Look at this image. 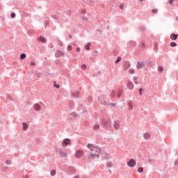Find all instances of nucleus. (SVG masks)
Here are the masks:
<instances>
[{
	"label": "nucleus",
	"mask_w": 178,
	"mask_h": 178,
	"mask_svg": "<svg viewBox=\"0 0 178 178\" xmlns=\"http://www.w3.org/2000/svg\"><path fill=\"white\" fill-rule=\"evenodd\" d=\"M92 55L94 58L98 56V51L97 50L92 51Z\"/></svg>",
	"instance_id": "17"
},
{
	"label": "nucleus",
	"mask_w": 178,
	"mask_h": 178,
	"mask_svg": "<svg viewBox=\"0 0 178 178\" xmlns=\"http://www.w3.org/2000/svg\"><path fill=\"white\" fill-rule=\"evenodd\" d=\"M138 92H139L140 95H143V88H140L138 90Z\"/></svg>",
	"instance_id": "38"
},
{
	"label": "nucleus",
	"mask_w": 178,
	"mask_h": 178,
	"mask_svg": "<svg viewBox=\"0 0 178 178\" xmlns=\"http://www.w3.org/2000/svg\"><path fill=\"white\" fill-rule=\"evenodd\" d=\"M143 170H144V168H143V167H139L138 169V172L139 173H143Z\"/></svg>",
	"instance_id": "22"
},
{
	"label": "nucleus",
	"mask_w": 178,
	"mask_h": 178,
	"mask_svg": "<svg viewBox=\"0 0 178 178\" xmlns=\"http://www.w3.org/2000/svg\"><path fill=\"white\" fill-rule=\"evenodd\" d=\"M71 116H73V118H76L77 116V113L76 112H72L70 113Z\"/></svg>",
	"instance_id": "29"
},
{
	"label": "nucleus",
	"mask_w": 178,
	"mask_h": 178,
	"mask_svg": "<svg viewBox=\"0 0 178 178\" xmlns=\"http://www.w3.org/2000/svg\"><path fill=\"white\" fill-rule=\"evenodd\" d=\"M75 178H80V177H79V176H76Z\"/></svg>",
	"instance_id": "59"
},
{
	"label": "nucleus",
	"mask_w": 178,
	"mask_h": 178,
	"mask_svg": "<svg viewBox=\"0 0 178 178\" xmlns=\"http://www.w3.org/2000/svg\"><path fill=\"white\" fill-rule=\"evenodd\" d=\"M22 126H23L24 130H27V129L29 128V125H27V124H26V122H23Z\"/></svg>",
	"instance_id": "18"
},
{
	"label": "nucleus",
	"mask_w": 178,
	"mask_h": 178,
	"mask_svg": "<svg viewBox=\"0 0 178 178\" xmlns=\"http://www.w3.org/2000/svg\"><path fill=\"white\" fill-rule=\"evenodd\" d=\"M131 65H130V62L129 61H124L123 63V69L124 70H127V69H129Z\"/></svg>",
	"instance_id": "7"
},
{
	"label": "nucleus",
	"mask_w": 178,
	"mask_h": 178,
	"mask_svg": "<svg viewBox=\"0 0 178 178\" xmlns=\"http://www.w3.org/2000/svg\"><path fill=\"white\" fill-rule=\"evenodd\" d=\"M86 68H87V66H86V65L83 64V65H81V69H82L83 70H86Z\"/></svg>",
	"instance_id": "33"
},
{
	"label": "nucleus",
	"mask_w": 178,
	"mask_h": 178,
	"mask_svg": "<svg viewBox=\"0 0 178 178\" xmlns=\"http://www.w3.org/2000/svg\"><path fill=\"white\" fill-rule=\"evenodd\" d=\"M54 87H56V88H59L60 87V86L56 84L55 81L54 82Z\"/></svg>",
	"instance_id": "30"
},
{
	"label": "nucleus",
	"mask_w": 178,
	"mask_h": 178,
	"mask_svg": "<svg viewBox=\"0 0 178 178\" xmlns=\"http://www.w3.org/2000/svg\"><path fill=\"white\" fill-rule=\"evenodd\" d=\"M147 66H152V62L148 61V62L147 63Z\"/></svg>",
	"instance_id": "37"
},
{
	"label": "nucleus",
	"mask_w": 178,
	"mask_h": 178,
	"mask_svg": "<svg viewBox=\"0 0 178 178\" xmlns=\"http://www.w3.org/2000/svg\"><path fill=\"white\" fill-rule=\"evenodd\" d=\"M120 9H123V8H124V4H120Z\"/></svg>",
	"instance_id": "43"
},
{
	"label": "nucleus",
	"mask_w": 178,
	"mask_h": 178,
	"mask_svg": "<svg viewBox=\"0 0 178 178\" xmlns=\"http://www.w3.org/2000/svg\"><path fill=\"white\" fill-rule=\"evenodd\" d=\"M81 49L80 47L76 48V52H80Z\"/></svg>",
	"instance_id": "48"
},
{
	"label": "nucleus",
	"mask_w": 178,
	"mask_h": 178,
	"mask_svg": "<svg viewBox=\"0 0 178 178\" xmlns=\"http://www.w3.org/2000/svg\"><path fill=\"white\" fill-rule=\"evenodd\" d=\"M107 166H108V168H111V163H108Z\"/></svg>",
	"instance_id": "55"
},
{
	"label": "nucleus",
	"mask_w": 178,
	"mask_h": 178,
	"mask_svg": "<svg viewBox=\"0 0 178 178\" xmlns=\"http://www.w3.org/2000/svg\"><path fill=\"white\" fill-rule=\"evenodd\" d=\"M37 143H40V140H38Z\"/></svg>",
	"instance_id": "60"
},
{
	"label": "nucleus",
	"mask_w": 178,
	"mask_h": 178,
	"mask_svg": "<svg viewBox=\"0 0 178 178\" xmlns=\"http://www.w3.org/2000/svg\"><path fill=\"white\" fill-rule=\"evenodd\" d=\"M175 0H170L169 1V4L170 5H172V3H173V1H174Z\"/></svg>",
	"instance_id": "44"
},
{
	"label": "nucleus",
	"mask_w": 178,
	"mask_h": 178,
	"mask_svg": "<svg viewBox=\"0 0 178 178\" xmlns=\"http://www.w3.org/2000/svg\"><path fill=\"white\" fill-rule=\"evenodd\" d=\"M62 144H63V147H67V145H70V139L69 138L64 139Z\"/></svg>",
	"instance_id": "8"
},
{
	"label": "nucleus",
	"mask_w": 178,
	"mask_h": 178,
	"mask_svg": "<svg viewBox=\"0 0 178 178\" xmlns=\"http://www.w3.org/2000/svg\"><path fill=\"white\" fill-rule=\"evenodd\" d=\"M85 48H86V49H87V50H88V49H90V44H87V45H86L85 46Z\"/></svg>",
	"instance_id": "41"
},
{
	"label": "nucleus",
	"mask_w": 178,
	"mask_h": 178,
	"mask_svg": "<svg viewBox=\"0 0 178 178\" xmlns=\"http://www.w3.org/2000/svg\"><path fill=\"white\" fill-rule=\"evenodd\" d=\"M23 178H29V176L25 175Z\"/></svg>",
	"instance_id": "56"
},
{
	"label": "nucleus",
	"mask_w": 178,
	"mask_h": 178,
	"mask_svg": "<svg viewBox=\"0 0 178 178\" xmlns=\"http://www.w3.org/2000/svg\"><path fill=\"white\" fill-rule=\"evenodd\" d=\"M67 15L68 16H70V11H67Z\"/></svg>",
	"instance_id": "51"
},
{
	"label": "nucleus",
	"mask_w": 178,
	"mask_h": 178,
	"mask_svg": "<svg viewBox=\"0 0 178 178\" xmlns=\"http://www.w3.org/2000/svg\"><path fill=\"white\" fill-rule=\"evenodd\" d=\"M136 165V160L131 159L129 160V161L127 162V165L129 167V168H134Z\"/></svg>",
	"instance_id": "5"
},
{
	"label": "nucleus",
	"mask_w": 178,
	"mask_h": 178,
	"mask_svg": "<svg viewBox=\"0 0 178 178\" xmlns=\"http://www.w3.org/2000/svg\"><path fill=\"white\" fill-rule=\"evenodd\" d=\"M152 13H158V10H156V9H153V10H152Z\"/></svg>",
	"instance_id": "39"
},
{
	"label": "nucleus",
	"mask_w": 178,
	"mask_h": 178,
	"mask_svg": "<svg viewBox=\"0 0 178 178\" xmlns=\"http://www.w3.org/2000/svg\"><path fill=\"white\" fill-rule=\"evenodd\" d=\"M88 101H89V102L91 101V97L89 96V97H88Z\"/></svg>",
	"instance_id": "52"
},
{
	"label": "nucleus",
	"mask_w": 178,
	"mask_h": 178,
	"mask_svg": "<svg viewBox=\"0 0 178 178\" xmlns=\"http://www.w3.org/2000/svg\"><path fill=\"white\" fill-rule=\"evenodd\" d=\"M134 83H135V84H138V83L137 81H136V79H134Z\"/></svg>",
	"instance_id": "54"
},
{
	"label": "nucleus",
	"mask_w": 178,
	"mask_h": 178,
	"mask_svg": "<svg viewBox=\"0 0 178 178\" xmlns=\"http://www.w3.org/2000/svg\"><path fill=\"white\" fill-rule=\"evenodd\" d=\"M65 53L60 50H57L55 53L56 58H60V56H63Z\"/></svg>",
	"instance_id": "6"
},
{
	"label": "nucleus",
	"mask_w": 178,
	"mask_h": 178,
	"mask_svg": "<svg viewBox=\"0 0 178 178\" xmlns=\"http://www.w3.org/2000/svg\"><path fill=\"white\" fill-rule=\"evenodd\" d=\"M122 60V57L119 56L117 58L116 60L115 61V63H119Z\"/></svg>",
	"instance_id": "20"
},
{
	"label": "nucleus",
	"mask_w": 178,
	"mask_h": 178,
	"mask_svg": "<svg viewBox=\"0 0 178 178\" xmlns=\"http://www.w3.org/2000/svg\"><path fill=\"white\" fill-rule=\"evenodd\" d=\"M143 137L145 140H149V138H151V134H149V133H145Z\"/></svg>",
	"instance_id": "11"
},
{
	"label": "nucleus",
	"mask_w": 178,
	"mask_h": 178,
	"mask_svg": "<svg viewBox=\"0 0 178 178\" xmlns=\"http://www.w3.org/2000/svg\"><path fill=\"white\" fill-rule=\"evenodd\" d=\"M84 155V152L81 149H78L75 152V157L76 158H81Z\"/></svg>",
	"instance_id": "4"
},
{
	"label": "nucleus",
	"mask_w": 178,
	"mask_h": 178,
	"mask_svg": "<svg viewBox=\"0 0 178 178\" xmlns=\"http://www.w3.org/2000/svg\"><path fill=\"white\" fill-rule=\"evenodd\" d=\"M113 127L115 129V130H118V129L120 127V125L119 124V122H115L113 124Z\"/></svg>",
	"instance_id": "16"
},
{
	"label": "nucleus",
	"mask_w": 178,
	"mask_h": 178,
	"mask_svg": "<svg viewBox=\"0 0 178 178\" xmlns=\"http://www.w3.org/2000/svg\"><path fill=\"white\" fill-rule=\"evenodd\" d=\"M67 51H72V46L68 45L67 47Z\"/></svg>",
	"instance_id": "40"
},
{
	"label": "nucleus",
	"mask_w": 178,
	"mask_h": 178,
	"mask_svg": "<svg viewBox=\"0 0 178 178\" xmlns=\"http://www.w3.org/2000/svg\"><path fill=\"white\" fill-rule=\"evenodd\" d=\"M42 74H38V77H42Z\"/></svg>",
	"instance_id": "53"
},
{
	"label": "nucleus",
	"mask_w": 178,
	"mask_h": 178,
	"mask_svg": "<svg viewBox=\"0 0 178 178\" xmlns=\"http://www.w3.org/2000/svg\"><path fill=\"white\" fill-rule=\"evenodd\" d=\"M129 111H130V109H133V106H131V104H129Z\"/></svg>",
	"instance_id": "49"
},
{
	"label": "nucleus",
	"mask_w": 178,
	"mask_h": 178,
	"mask_svg": "<svg viewBox=\"0 0 178 178\" xmlns=\"http://www.w3.org/2000/svg\"><path fill=\"white\" fill-rule=\"evenodd\" d=\"M10 17H11L12 19H15V17H16V14H15V13H12L10 14Z\"/></svg>",
	"instance_id": "27"
},
{
	"label": "nucleus",
	"mask_w": 178,
	"mask_h": 178,
	"mask_svg": "<svg viewBox=\"0 0 178 178\" xmlns=\"http://www.w3.org/2000/svg\"><path fill=\"white\" fill-rule=\"evenodd\" d=\"M170 47H177V44H176V42H170Z\"/></svg>",
	"instance_id": "28"
},
{
	"label": "nucleus",
	"mask_w": 178,
	"mask_h": 178,
	"mask_svg": "<svg viewBox=\"0 0 178 178\" xmlns=\"http://www.w3.org/2000/svg\"><path fill=\"white\" fill-rule=\"evenodd\" d=\"M93 130H99V124H96L95 125L93 126Z\"/></svg>",
	"instance_id": "19"
},
{
	"label": "nucleus",
	"mask_w": 178,
	"mask_h": 178,
	"mask_svg": "<svg viewBox=\"0 0 178 178\" xmlns=\"http://www.w3.org/2000/svg\"><path fill=\"white\" fill-rule=\"evenodd\" d=\"M72 97L77 98V97H79L80 95V92H79L77 91H74L72 92Z\"/></svg>",
	"instance_id": "13"
},
{
	"label": "nucleus",
	"mask_w": 178,
	"mask_h": 178,
	"mask_svg": "<svg viewBox=\"0 0 178 178\" xmlns=\"http://www.w3.org/2000/svg\"><path fill=\"white\" fill-rule=\"evenodd\" d=\"M102 123L105 127H109L111 126V120L109 118H104L102 120Z\"/></svg>",
	"instance_id": "2"
},
{
	"label": "nucleus",
	"mask_w": 178,
	"mask_h": 178,
	"mask_svg": "<svg viewBox=\"0 0 178 178\" xmlns=\"http://www.w3.org/2000/svg\"><path fill=\"white\" fill-rule=\"evenodd\" d=\"M175 19H176V20L177 21V20H178V17H176V18H175Z\"/></svg>",
	"instance_id": "58"
},
{
	"label": "nucleus",
	"mask_w": 178,
	"mask_h": 178,
	"mask_svg": "<svg viewBox=\"0 0 178 178\" xmlns=\"http://www.w3.org/2000/svg\"><path fill=\"white\" fill-rule=\"evenodd\" d=\"M31 65L32 66H35V63L31 62Z\"/></svg>",
	"instance_id": "46"
},
{
	"label": "nucleus",
	"mask_w": 178,
	"mask_h": 178,
	"mask_svg": "<svg viewBox=\"0 0 178 178\" xmlns=\"http://www.w3.org/2000/svg\"><path fill=\"white\" fill-rule=\"evenodd\" d=\"M6 165H11L12 161H11L10 160H7V161H6Z\"/></svg>",
	"instance_id": "35"
},
{
	"label": "nucleus",
	"mask_w": 178,
	"mask_h": 178,
	"mask_svg": "<svg viewBox=\"0 0 178 178\" xmlns=\"http://www.w3.org/2000/svg\"><path fill=\"white\" fill-rule=\"evenodd\" d=\"M90 151V155L92 159H98V158H99V155H101V152H102L101 148L98 146L92 147Z\"/></svg>",
	"instance_id": "1"
},
{
	"label": "nucleus",
	"mask_w": 178,
	"mask_h": 178,
	"mask_svg": "<svg viewBox=\"0 0 178 178\" xmlns=\"http://www.w3.org/2000/svg\"><path fill=\"white\" fill-rule=\"evenodd\" d=\"M20 59H26V54L22 53L20 56Z\"/></svg>",
	"instance_id": "23"
},
{
	"label": "nucleus",
	"mask_w": 178,
	"mask_h": 178,
	"mask_svg": "<svg viewBox=\"0 0 178 178\" xmlns=\"http://www.w3.org/2000/svg\"><path fill=\"white\" fill-rule=\"evenodd\" d=\"M177 37H178V35L177 34H175V33H172L171 35H170V38L171 40H177Z\"/></svg>",
	"instance_id": "14"
},
{
	"label": "nucleus",
	"mask_w": 178,
	"mask_h": 178,
	"mask_svg": "<svg viewBox=\"0 0 178 178\" xmlns=\"http://www.w3.org/2000/svg\"><path fill=\"white\" fill-rule=\"evenodd\" d=\"M117 95H118V98H120L123 94V92H122V90H118L116 91Z\"/></svg>",
	"instance_id": "15"
},
{
	"label": "nucleus",
	"mask_w": 178,
	"mask_h": 178,
	"mask_svg": "<svg viewBox=\"0 0 178 178\" xmlns=\"http://www.w3.org/2000/svg\"><path fill=\"white\" fill-rule=\"evenodd\" d=\"M83 22H87V17H83Z\"/></svg>",
	"instance_id": "45"
},
{
	"label": "nucleus",
	"mask_w": 178,
	"mask_h": 178,
	"mask_svg": "<svg viewBox=\"0 0 178 178\" xmlns=\"http://www.w3.org/2000/svg\"><path fill=\"white\" fill-rule=\"evenodd\" d=\"M33 108H34L35 111H37V112H40V111H41V106L38 104H35L33 106Z\"/></svg>",
	"instance_id": "9"
},
{
	"label": "nucleus",
	"mask_w": 178,
	"mask_h": 178,
	"mask_svg": "<svg viewBox=\"0 0 178 178\" xmlns=\"http://www.w3.org/2000/svg\"><path fill=\"white\" fill-rule=\"evenodd\" d=\"M50 174L51 176H55V175H56V170H51Z\"/></svg>",
	"instance_id": "24"
},
{
	"label": "nucleus",
	"mask_w": 178,
	"mask_h": 178,
	"mask_svg": "<svg viewBox=\"0 0 178 178\" xmlns=\"http://www.w3.org/2000/svg\"><path fill=\"white\" fill-rule=\"evenodd\" d=\"M90 60H91V62H94L95 60V58L94 57H90L89 58Z\"/></svg>",
	"instance_id": "42"
},
{
	"label": "nucleus",
	"mask_w": 178,
	"mask_h": 178,
	"mask_svg": "<svg viewBox=\"0 0 178 178\" xmlns=\"http://www.w3.org/2000/svg\"><path fill=\"white\" fill-rule=\"evenodd\" d=\"M108 106H111V108H116V103L108 104Z\"/></svg>",
	"instance_id": "21"
},
{
	"label": "nucleus",
	"mask_w": 178,
	"mask_h": 178,
	"mask_svg": "<svg viewBox=\"0 0 178 178\" xmlns=\"http://www.w3.org/2000/svg\"><path fill=\"white\" fill-rule=\"evenodd\" d=\"M117 94L116 91L113 90L111 92V97H112V98H113V97H115V95Z\"/></svg>",
	"instance_id": "26"
},
{
	"label": "nucleus",
	"mask_w": 178,
	"mask_h": 178,
	"mask_svg": "<svg viewBox=\"0 0 178 178\" xmlns=\"http://www.w3.org/2000/svg\"><path fill=\"white\" fill-rule=\"evenodd\" d=\"M175 165H178V161H177V160L175 161Z\"/></svg>",
	"instance_id": "50"
},
{
	"label": "nucleus",
	"mask_w": 178,
	"mask_h": 178,
	"mask_svg": "<svg viewBox=\"0 0 178 178\" xmlns=\"http://www.w3.org/2000/svg\"><path fill=\"white\" fill-rule=\"evenodd\" d=\"M127 87L129 90H133L134 88V84H133L132 82H129L127 83Z\"/></svg>",
	"instance_id": "12"
},
{
	"label": "nucleus",
	"mask_w": 178,
	"mask_h": 178,
	"mask_svg": "<svg viewBox=\"0 0 178 178\" xmlns=\"http://www.w3.org/2000/svg\"><path fill=\"white\" fill-rule=\"evenodd\" d=\"M140 47L142 48V49H144V48L145 47V44L144 43H141L140 44Z\"/></svg>",
	"instance_id": "31"
},
{
	"label": "nucleus",
	"mask_w": 178,
	"mask_h": 178,
	"mask_svg": "<svg viewBox=\"0 0 178 178\" xmlns=\"http://www.w3.org/2000/svg\"><path fill=\"white\" fill-rule=\"evenodd\" d=\"M158 71H159V72H163V67H161V66L159 67H158Z\"/></svg>",
	"instance_id": "32"
},
{
	"label": "nucleus",
	"mask_w": 178,
	"mask_h": 178,
	"mask_svg": "<svg viewBox=\"0 0 178 178\" xmlns=\"http://www.w3.org/2000/svg\"><path fill=\"white\" fill-rule=\"evenodd\" d=\"M40 41H41L42 42H45L47 40H45V38L42 36H41L40 38Z\"/></svg>",
	"instance_id": "25"
},
{
	"label": "nucleus",
	"mask_w": 178,
	"mask_h": 178,
	"mask_svg": "<svg viewBox=\"0 0 178 178\" xmlns=\"http://www.w3.org/2000/svg\"><path fill=\"white\" fill-rule=\"evenodd\" d=\"M59 155H60V156H63L64 158H67V154H66V152H65L62 150L59 151Z\"/></svg>",
	"instance_id": "10"
},
{
	"label": "nucleus",
	"mask_w": 178,
	"mask_h": 178,
	"mask_svg": "<svg viewBox=\"0 0 178 178\" xmlns=\"http://www.w3.org/2000/svg\"><path fill=\"white\" fill-rule=\"evenodd\" d=\"M88 148H90V147H92V145L88 143V145H87Z\"/></svg>",
	"instance_id": "47"
},
{
	"label": "nucleus",
	"mask_w": 178,
	"mask_h": 178,
	"mask_svg": "<svg viewBox=\"0 0 178 178\" xmlns=\"http://www.w3.org/2000/svg\"><path fill=\"white\" fill-rule=\"evenodd\" d=\"M69 38H72V35H69Z\"/></svg>",
	"instance_id": "57"
},
{
	"label": "nucleus",
	"mask_w": 178,
	"mask_h": 178,
	"mask_svg": "<svg viewBox=\"0 0 178 178\" xmlns=\"http://www.w3.org/2000/svg\"><path fill=\"white\" fill-rule=\"evenodd\" d=\"M101 102V104H102V105H108L109 104H108L106 101H103V102Z\"/></svg>",
	"instance_id": "36"
},
{
	"label": "nucleus",
	"mask_w": 178,
	"mask_h": 178,
	"mask_svg": "<svg viewBox=\"0 0 178 178\" xmlns=\"http://www.w3.org/2000/svg\"><path fill=\"white\" fill-rule=\"evenodd\" d=\"M129 72L130 73V74H134V70H133V69H129Z\"/></svg>",
	"instance_id": "34"
},
{
	"label": "nucleus",
	"mask_w": 178,
	"mask_h": 178,
	"mask_svg": "<svg viewBox=\"0 0 178 178\" xmlns=\"http://www.w3.org/2000/svg\"><path fill=\"white\" fill-rule=\"evenodd\" d=\"M137 69H143L145 67V61H138L136 65Z\"/></svg>",
	"instance_id": "3"
}]
</instances>
